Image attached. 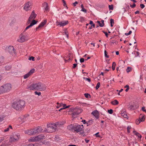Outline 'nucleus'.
Masks as SVG:
<instances>
[{
  "label": "nucleus",
  "mask_w": 146,
  "mask_h": 146,
  "mask_svg": "<svg viewBox=\"0 0 146 146\" xmlns=\"http://www.w3.org/2000/svg\"><path fill=\"white\" fill-rule=\"evenodd\" d=\"M27 89L30 90H40V91L44 90L46 89L45 86L40 82L32 84L28 86Z\"/></svg>",
  "instance_id": "1"
},
{
  "label": "nucleus",
  "mask_w": 146,
  "mask_h": 146,
  "mask_svg": "<svg viewBox=\"0 0 146 146\" xmlns=\"http://www.w3.org/2000/svg\"><path fill=\"white\" fill-rule=\"evenodd\" d=\"M25 102L24 101L19 100L17 102H14L12 104V107L16 110H20L25 106Z\"/></svg>",
  "instance_id": "2"
},
{
  "label": "nucleus",
  "mask_w": 146,
  "mask_h": 146,
  "mask_svg": "<svg viewBox=\"0 0 146 146\" xmlns=\"http://www.w3.org/2000/svg\"><path fill=\"white\" fill-rule=\"evenodd\" d=\"M12 88L11 84L7 83L2 85L0 87V94L9 92Z\"/></svg>",
  "instance_id": "3"
},
{
  "label": "nucleus",
  "mask_w": 146,
  "mask_h": 146,
  "mask_svg": "<svg viewBox=\"0 0 146 146\" xmlns=\"http://www.w3.org/2000/svg\"><path fill=\"white\" fill-rule=\"evenodd\" d=\"M45 138V137L43 134L38 135L35 137H31L29 139V141L31 142L38 141Z\"/></svg>",
  "instance_id": "4"
},
{
  "label": "nucleus",
  "mask_w": 146,
  "mask_h": 146,
  "mask_svg": "<svg viewBox=\"0 0 146 146\" xmlns=\"http://www.w3.org/2000/svg\"><path fill=\"white\" fill-rule=\"evenodd\" d=\"M69 111L72 112V117H75L76 115H79L82 112V110L78 108H72L70 109Z\"/></svg>",
  "instance_id": "5"
},
{
  "label": "nucleus",
  "mask_w": 146,
  "mask_h": 146,
  "mask_svg": "<svg viewBox=\"0 0 146 146\" xmlns=\"http://www.w3.org/2000/svg\"><path fill=\"white\" fill-rule=\"evenodd\" d=\"M47 126V131L48 132L52 133L54 132L57 129L54 123H48Z\"/></svg>",
  "instance_id": "6"
},
{
  "label": "nucleus",
  "mask_w": 146,
  "mask_h": 146,
  "mask_svg": "<svg viewBox=\"0 0 146 146\" xmlns=\"http://www.w3.org/2000/svg\"><path fill=\"white\" fill-rule=\"evenodd\" d=\"M20 137V135L17 133H13L12 135L9 139L10 142H15L18 141Z\"/></svg>",
  "instance_id": "7"
},
{
  "label": "nucleus",
  "mask_w": 146,
  "mask_h": 146,
  "mask_svg": "<svg viewBox=\"0 0 146 146\" xmlns=\"http://www.w3.org/2000/svg\"><path fill=\"white\" fill-rule=\"evenodd\" d=\"M19 38L17 40V41L21 42H24L28 39V38L26 36L23 35V34L22 33L20 35Z\"/></svg>",
  "instance_id": "8"
},
{
  "label": "nucleus",
  "mask_w": 146,
  "mask_h": 146,
  "mask_svg": "<svg viewBox=\"0 0 146 146\" xmlns=\"http://www.w3.org/2000/svg\"><path fill=\"white\" fill-rule=\"evenodd\" d=\"M68 22V21H57L56 22V23L57 26H59L60 27H63L67 24Z\"/></svg>",
  "instance_id": "9"
},
{
  "label": "nucleus",
  "mask_w": 146,
  "mask_h": 146,
  "mask_svg": "<svg viewBox=\"0 0 146 146\" xmlns=\"http://www.w3.org/2000/svg\"><path fill=\"white\" fill-rule=\"evenodd\" d=\"M83 125H74V131L78 132L81 131L83 129Z\"/></svg>",
  "instance_id": "10"
},
{
  "label": "nucleus",
  "mask_w": 146,
  "mask_h": 146,
  "mask_svg": "<svg viewBox=\"0 0 146 146\" xmlns=\"http://www.w3.org/2000/svg\"><path fill=\"white\" fill-rule=\"evenodd\" d=\"M36 16V14L35 13L34 11H33L32 12L31 15L28 19L27 22V24L30 23V22L32 21V20L35 19Z\"/></svg>",
  "instance_id": "11"
},
{
  "label": "nucleus",
  "mask_w": 146,
  "mask_h": 146,
  "mask_svg": "<svg viewBox=\"0 0 146 146\" xmlns=\"http://www.w3.org/2000/svg\"><path fill=\"white\" fill-rule=\"evenodd\" d=\"M31 3L30 2H28L25 4L23 9L26 11H28L30 10L31 8Z\"/></svg>",
  "instance_id": "12"
},
{
  "label": "nucleus",
  "mask_w": 146,
  "mask_h": 146,
  "mask_svg": "<svg viewBox=\"0 0 146 146\" xmlns=\"http://www.w3.org/2000/svg\"><path fill=\"white\" fill-rule=\"evenodd\" d=\"M6 50L11 54H13V53L15 54H16L14 48L12 46H10L8 48H6Z\"/></svg>",
  "instance_id": "13"
},
{
  "label": "nucleus",
  "mask_w": 146,
  "mask_h": 146,
  "mask_svg": "<svg viewBox=\"0 0 146 146\" xmlns=\"http://www.w3.org/2000/svg\"><path fill=\"white\" fill-rule=\"evenodd\" d=\"M43 129L41 127L38 126L37 127L34 129V131L35 134H38V133L41 132L42 131Z\"/></svg>",
  "instance_id": "14"
},
{
  "label": "nucleus",
  "mask_w": 146,
  "mask_h": 146,
  "mask_svg": "<svg viewBox=\"0 0 146 146\" xmlns=\"http://www.w3.org/2000/svg\"><path fill=\"white\" fill-rule=\"evenodd\" d=\"M34 69H32L30 70V71L27 74H25L24 76V78L26 79L28 78L29 76L31 75L34 72Z\"/></svg>",
  "instance_id": "15"
},
{
  "label": "nucleus",
  "mask_w": 146,
  "mask_h": 146,
  "mask_svg": "<svg viewBox=\"0 0 146 146\" xmlns=\"http://www.w3.org/2000/svg\"><path fill=\"white\" fill-rule=\"evenodd\" d=\"M46 22H47L46 20H45L43 22H42L40 23V24L39 25V26L36 28V30H37L38 29L43 27L46 23Z\"/></svg>",
  "instance_id": "16"
},
{
  "label": "nucleus",
  "mask_w": 146,
  "mask_h": 146,
  "mask_svg": "<svg viewBox=\"0 0 146 146\" xmlns=\"http://www.w3.org/2000/svg\"><path fill=\"white\" fill-rule=\"evenodd\" d=\"M92 114L97 119L99 118V113L97 110H95L93 111Z\"/></svg>",
  "instance_id": "17"
},
{
  "label": "nucleus",
  "mask_w": 146,
  "mask_h": 146,
  "mask_svg": "<svg viewBox=\"0 0 146 146\" xmlns=\"http://www.w3.org/2000/svg\"><path fill=\"white\" fill-rule=\"evenodd\" d=\"M54 123V124L57 129L58 127H59L60 125H63L64 124L63 122H57Z\"/></svg>",
  "instance_id": "18"
},
{
  "label": "nucleus",
  "mask_w": 146,
  "mask_h": 146,
  "mask_svg": "<svg viewBox=\"0 0 146 146\" xmlns=\"http://www.w3.org/2000/svg\"><path fill=\"white\" fill-rule=\"evenodd\" d=\"M139 120H138V121H139V123L138 124H139L141 122L143 121H144L145 119V117L144 115H140L139 116Z\"/></svg>",
  "instance_id": "19"
},
{
  "label": "nucleus",
  "mask_w": 146,
  "mask_h": 146,
  "mask_svg": "<svg viewBox=\"0 0 146 146\" xmlns=\"http://www.w3.org/2000/svg\"><path fill=\"white\" fill-rule=\"evenodd\" d=\"M44 7H45V10L46 11L48 10L49 8L48 4L46 2H44L42 4Z\"/></svg>",
  "instance_id": "20"
},
{
  "label": "nucleus",
  "mask_w": 146,
  "mask_h": 146,
  "mask_svg": "<svg viewBox=\"0 0 146 146\" xmlns=\"http://www.w3.org/2000/svg\"><path fill=\"white\" fill-rule=\"evenodd\" d=\"M29 116L28 114H27L25 115L22 116L20 117L19 119H21V120H22L23 121H24L25 120V119L26 117Z\"/></svg>",
  "instance_id": "21"
},
{
  "label": "nucleus",
  "mask_w": 146,
  "mask_h": 146,
  "mask_svg": "<svg viewBox=\"0 0 146 146\" xmlns=\"http://www.w3.org/2000/svg\"><path fill=\"white\" fill-rule=\"evenodd\" d=\"M121 115L123 117L125 118H127V115L125 112L124 111L122 110L121 112Z\"/></svg>",
  "instance_id": "22"
},
{
  "label": "nucleus",
  "mask_w": 146,
  "mask_h": 146,
  "mask_svg": "<svg viewBox=\"0 0 146 146\" xmlns=\"http://www.w3.org/2000/svg\"><path fill=\"white\" fill-rule=\"evenodd\" d=\"M74 125L72 124H70L68 126L67 128L69 130H74Z\"/></svg>",
  "instance_id": "23"
},
{
  "label": "nucleus",
  "mask_w": 146,
  "mask_h": 146,
  "mask_svg": "<svg viewBox=\"0 0 146 146\" xmlns=\"http://www.w3.org/2000/svg\"><path fill=\"white\" fill-rule=\"evenodd\" d=\"M128 106V108L129 110H134L136 108V107L132 105H129Z\"/></svg>",
  "instance_id": "24"
},
{
  "label": "nucleus",
  "mask_w": 146,
  "mask_h": 146,
  "mask_svg": "<svg viewBox=\"0 0 146 146\" xmlns=\"http://www.w3.org/2000/svg\"><path fill=\"white\" fill-rule=\"evenodd\" d=\"M35 135L34 129H31L29 130V135Z\"/></svg>",
  "instance_id": "25"
},
{
  "label": "nucleus",
  "mask_w": 146,
  "mask_h": 146,
  "mask_svg": "<svg viewBox=\"0 0 146 146\" xmlns=\"http://www.w3.org/2000/svg\"><path fill=\"white\" fill-rule=\"evenodd\" d=\"M111 103L113 105H117L118 104L119 102L117 100H115L113 101H111Z\"/></svg>",
  "instance_id": "26"
},
{
  "label": "nucleus",
  "mask_w": 146,
  "mask_h": 146,
  "mask_svg": "<svg viewBox=\"0 0 146 146\" xmlns=\"http://www.w3.org/2000/svg\"><path fill=\"white\" fill-rule=\"evenodd\" d=\"M133 133H135L136 135L138 137L140 138H141V135L139 133L136 132L135 131H133Z\"/></svg>",
  "instance_id": "27"
},
{
  "label": "nucleus",
  "mask_w": 146,
  "mask_h": 146,
  "mask_svg": "<svg viewBox=\"0 0 146 146\" xmlns=\"http://www.w3.org/2000/svg\"><path fill=\"white\" fill-rule=\"evenodd\" d=\"M37 22V21L33 19V20L32 21V22L30 24L31 25V26H32L36 24Z\"/></svg>",
  "instance_id": "28"
},
{
  "label": "nucleus",
  "mask_w": 146,
  "mask_h": 146,
  "mask_svg": "<svg viewBox=\"0 0 146 146\" xmlns=\"http://www.w3.org/2000/svg\"><path fill=\"white\" fill-rule=\"evenodd\" d=\"M116 65V64L115 62H114L113 63L112 65V70H114L115 69V66Z\"/></svg>",
  "instance_id": "29"
},
{
  "label": "nucleus",
  "mask_w": 146,
  "mask_h": 146,
  "mask_svg": "<svg viewBox=\"0 0 146 146\" xmlns=\"http://www.w3.org/2000/svg\"><path fill=\"white\" fill-rule=\"evenodd\" d=\"M32 26H31V24H30V25H29V26H28L23 31V33L25 32V31L27 30V29H29V28H30V27H32Z\"/></svg>",
  "instance_id": "30"
},
{
  "label": "nucleus",
  "mask_w": 146,
  "mask_h": 146,
  "mask_svg": "<svg viewBox=\"0 0 146 146\" xmlns=\"http://www.w3.org/2000/svg\"><path fill=\"white\" fill-rule=\"evenodd\" d=\"M111 26V27L113 26V24L114 23V20L112 19H110Z\"/></svg>",
  "instance_id": "31"
},
{
  "label": "nucleus",
  "mask_w": 146,
  "mask_h": 146,
  "mask_svg": "<svg viewBox=\"0 0 146 146\" xmlns=\"http://www.w3.org/2000/svg\"><path fill=\"white\" fill-rule=\"evenodd\" d=\"M64 33L66 34V37L67 38H68V32L67 31V29H65L64 30Z\"/></svg>",
  "instance_id": "32"
},
{
  "label": "nucleus",
  "mask_w": 146,
  "mask_h": 146,
  "mask_svg": "<svg viewBox=\"0 0 146 146\" xmlns=\"http://www.w3.org/2000/svg\"><path fill=\"white\" fill-rule=\"evenodd\" d=\"M109 8L110 10H112L113 9V5H109Z\"/></svg>",
  "instance_id": "33"
},
{
  "label": "nucleus",
  "mask_w": 146,
  "mask_h": 146,
  "mask_svg": "<svg viewBox=\"0 0 146 146\" xmlns=\"http://www.w3.org/2000/svg\"><path fill=\"white\" fill-rule=\"evenodd\" d=\"M57 104L58 105V106H56V107L57 108H59L61 106H62V103H59L58 102L57 103Z\"/></svg>",
  "instance_id": "34"
},
{
  "label": "nucleus",
  "mask_w": 146,
  "mask_h": 146,
  "mask_svg": "<svg viewBox=\"0 0 146 146\" xmlns=\"http://www.w3.org/2000/svg\"><path fill=\"white\" fill-rule=\"evenodd\" d=\"M131 70V68L130 67H128L127 69H126V71L127 72H130Z\"/></svg>",
  "instance_id": "35"
},
{
  "label": "nucleus",
  "mask_w": 146,
  "mask_h": 146,
  "mask_svg": "<svg viewBox=\"0 0 146 146\" xmlns=\"http://www.w3.org/2000/svg\"><path fill=\"white\" fill-rule=\"evenodd\" d=\"M80 21L82 22H83L85 21L84 18L83 17H80Z\"/></svg>",
  "instance_id": "36"
},
{
  "label": "nucleus",
  "mask_w": 146,
  "mask_h": 146,
  "mask_svg": "<svg viewBox=\"0 0 146 146\" xmlns=\"http://www.w3.org/2000/svg\"><path fill=\"white\" fill-rule=\"evenodd\" d=\"M104 54L105 56L107 58H108L109 57V56L107 55V53L106 50H104Z\"/></svg>",
  "instance_id": "37"
},
{
  "label": "nucleus",
  "mask_w": 146,
  "mask_h": 146,
  "mask_svg": "<svg viewBox=\"0 0 146 146\" xmlns=\"http://www.w3.org/2000/svg\"><path fill=\"white\" fill-rule=\"evenodd\" d=\"M100 82H98V83L96 86V90H97L99 88V87H100Z\"/></svg>",
  "instance_id": "38"
},
{
  "label": "nucleus",
  "mask_w": 146,
  "mask_h": 146,
  "mask_svg": "<svg viewBox=\"0 0 146 146\" xmlns=\"http://www.w3.org/2000/svg\"><path fill=\"white\" fill-rule=\"evenodd\" d=\"M35 95H37L38 96H40L41 94V93L40 92H37V91H35Z\"/></svg>",
  "instance_id": "39"
},
{
  "label": "nucleus",
  "mask_w": 146,
  "mask_h": 146,
  "mask_svg": "<svg viewBox=\"0 0 146 146\" xmlns=\"http://www.w3.org/2000/svg\"><path fill=\"white\" fill-rule=\"evenodd\" d=\"M84 95L85 97L87 98H88L90 96V95L88 93L85 94Z\"/></svg>",
  "instance_id": "40"
},
{
  "label": "nucleus",
  "mask_w": 146,
  "mask_h": 146,
  "mask_svg": "<svg viewBox=\"0 0 146 146\" xmlns=\"http://www.w3.org/2000/svg\"><path fill=\"white\" fill-rule=\"evenodd\" d=\"M108 113H109L110 114H112L113 113V110L112 109H110L109 110H108Z\"/></svg>",
  "instance_id": "41"
},
{
  "label": "nucleus",
  "mask_w": 146,
  "mask_h": 146,
  "mask_svg": "<svg viewBox=\"0 0 146 146\" xmlns=\"http://www.w3.org/2000/svg\"><path fill=\"white\" fill-rule=\"evenodd\" d=\"M63 3H64V4H63V5L64 6V7H66L67 8H68V7L66 5V2L65 1H64V0H62Z\"/></svg>",
  "instance_id": "42"
},
{
  "label": "nucleus",
  "mask_w": 146,
  "mask_h": 146,
  "mask_svg": "<svg viewBox=\"0 0 146 146\" xmlns=\"http://www.w3.org/2000/svg\"><path fill=\"white\" fill-rule=\"evenodd\" d=\"M97 22L98 23V24L99 25L100 27H103V24H102L101 23L100 21H97Z\"/></svg>",
  "instance_id": "43"
},
{
  "label": "nucleus",
  "mask_w": 146,
  "mask_h": 146,
  "mask_svg": "<svg viewBox=\"0 0 146 146\" xmlns=\"http://www.w3.org/2000/svg\"><path fill=\"white\" fill-rule=\"evenodd\" d=\"M81 11H82L85 13H86L87 12L86 10L84 8H82Z\"/></svg>",
  "instance_id": "44"
},
{
  "label": "nucleus",
  "mask_w": 146,
  "mask_h": 146,
  "mask_svg": "<svg viewBox=\"0 0 146 146\" xmlns=\"http://www.w3.org/2000/svg\"><path fill=\"white\" fill-rule=\"evenodd\" d=\"M29 59L30 60H32L33 61H34L35 59H34V57L33 56H31V57H30Z\"/></svg>",
  "instance_id": "45"
},
{
  "label": "nucleus",
  "mask_w": 146,
  "mask_h": 146,
  "mask_svg": "<svg viewBox=\"0 0 146 146\" xmlns=\"http://www.w3.org/2000/svg\"><path fill=\"white\" fill-rule=\"evenodd\" d=\"M131 128V127L130 126H128L127 127V131L128 133L130 132L129 130Z\"/></svg>",
  "instance_id": "46"
},
{
  "label": "nucleus",
  "mask_w": 146,
  "mask_h": 146,
  "mask_svg": "<svg viewBox=\"0 0 146 146\" xmlns=\"http://www.w3.org/2000/svg\"><path fill=\"white\" fill-rule=\"evenodd\" d=\"M4 117L3 116H1L0 117V122L2 121L4 119Z\"/></svg>",
  "instance_id": "47"
},
{
  "label": "nucleus",
  "mask_w": 146,
  "mask_h": 146,
  "mask_svg": "<svg viewBox=\"0 0 146 146\" xmlns=\"http://www.w3.org/2000/svg\"><path fill=\"white\" fill-rule=\"evenodd\" d=\"M145 107H143L141 108V110L143 111H144V112H146V110H145Z\"/></svg>",
  "instance_id": "48"
},
{
  "label": "nucleus",
  "mask_w": 146,
  "mask_h": 146,
  "mask_svg": "<svg viewBox=\"0 0 146 146\" xmlns=\"http://www.w3.org/2000/svg\"><path fill=\"white\" fill-rule=\"evenodd\" d=\"M80 62L81 63L83 62H84V58H81L80 59Z\"/></svg>",
  "instance_id": "49"
},
{
  "label": "nucleus",
  "mask_w": 146,
  "mask_h": 146,
  "mask_svg": "<svg viewBox=\"0 0 146 146\" xmlns=\"http://www.w3.org/2000/svg\"><path fill=\"white\" fill-rule=\"evenodd\" d=\"M10 68V67L8 66H6L5 67V68L7 70H9Z\"/></svg>",
  "instance_id": "50"
},
{
  "label": "nucleus",
  "mask_w": 146,
  "mask_h": 146,
  "mask_svg": "<svg viewBox=\"0 0 146 146\" xmlns=\"http://www.w3.org/2000/svg\"><path fill=\"white\" fill-rule=\"evenodd\" d=\"M130 6L131 8H133L135 7L136 5L135 3H134L133 5H130Z\"/></svg>",
  "instance_id": "51"
},
{
  "label": "nucleus",
  "mask_w": 146,
  "mask_h": 146,
  "mask_svg": "<svg viewBox=\"0 0 146 146\" xmlns=\"http://www.w3.org/2000/svg\"><path fill=\"white\" fill-rule=\"evenodd\" d=\"M102 32H103L105 34V35H106V37H108V33L107 32H105L104 31H103Z\"/></svg>",
  "instance_id": "52"
},
{
  "label": "nucleus",
  "mask_w": 146,
  "mask_h": 146,
  "mask_svg": "<svg viewBox=\"0 0 146 146\" xmlns=\"http://www.w3.org/2000/svg\"><path fill=\"white\" fill-rule=\"evenodd\" d=\"M140 6L141 8L143 9L145 7V5L143 4H141L140 5Z\"/></svg>",
  "instance_id": "53"
},
{
  "label": "nucleus",
  "mask_w": 146,
  "mask_h": 146,
  "mask_svg": "<svg viewBox=\"0 0 146 146\" xmlns=\"http://www.w3.org/2000/svg\"><path fill=\"white\" fill-rule=\"evenodd\" d=\"M33 144H30L29 145H24L23 146H33Z\"/></svg>",
  "instance_id": "54"
},
{
  "label": "nucleus",
  "mask_w": 146,
  "mask_h": 146,
  "mask_svg": "<svg viewBox=\"0 0 146 146\" xmlns=\"http://www.w3.org/2000/svg\"><path fill=\"white\" fill-rule=\"evenodd\" d=\"M78 3L77 1H76L74 3H73V5L74 7H75L76 6V5L78 4Z\"/></svg>",
  "instance_id": "55"
},
{
  "label": "nucleus",
  "mask_w": 146,
  "mask_h": 146,
  "mask_svg": "<svg viewBox=\"0 0 146 146\" xmlns=\"http://www.w3.org/2000/svg\"><path fill=\"white\" fill-rule=\"evenodd\" d=\"M92 122V120H90L88 121V123H87V124H88L89 125H90L91 123Z\"/></svg>",
  "instance_id": "56"
},
{
  "label": "nucleus",
  "mask_w": 146,
  "mask_h": 146,
  "mask_svg": "<svg viewBox=\"0 0 146 146\" xmlns=\"http://www.w3.org/2000/svg\"><path fill=\"white\" fill-rule=\"evenodd\" d=\"M9 128L8 127L6 129H5L4 130V132H6L8 131L9 130Z\"/></svg>",
  "instance_id": "57"
},
{
  "label": "nucleus",
  "mask_w": 146,
  "mask_h": 146,
  "mask_svg": "<svg viewBox=\"0 0 146 146\" xmlns=\"http://www.w3.org/2000/svg\"><path fill=\"white\" fill-rule=\"evenodd\" d=\"M7 145H8L5 142L4 143L0 145V146H6Z\"/></svg>",
  "instance_id": "58"
},
{
  "label": "nucleus",
  "mask_w": 146,
  "mask_h": 146,
  "mask_svg": "<svg viewBox=\"0 0 146 146\" xmlns=\"http://www.w3.org/2000/svg\"><path fill=\"white\" fill-rule=\"evenodd\" d=\"M99 133L98 132L95 134V135L97 137H100V135H99Z\"/></svg>",
  "instance_id": "59"
},
{
  "label": "nucleus",
  "mask_w": 146,
  "mask_h": 146,
  "mask_svg": "<svg viewBox=\"0 0 146 146\" xmlns=\"http://www.w3.org/2000/svg\"><path fill=\"white\" fill-rule=\"evenodd\" d=\"M127 10H128L129 9V5H126V8H125Z\"/></svg>",
  "instance_id": "60"
},
{
  "label": "nucleus",
  "mask_w": 146,
  "mask_h": 146,
  "mask_svg": "<svg viewBox=\"0 0 146 146\" xmlns=\"http://www.w3.org/2000/svg\"><path fill=\"white\" fill-rule=\"evenodd\" d=\"M62 105L63 106V108H63L64 109L66 108V105L65 104H62Z\"/></svg>",
  "instance_id": "61"
},
{
  "label": "nucleus",
  "mask_w": 146,
  "mask_h": 146,
  "mask_svg": "<svg viewBox=\"0 0 146 146\" xmlns=\"http://www.w3.org/2000/svg\"><path fill=\"white\" fill-rule=\"evenodd\" d=\"M25 133L26 134H27L29 135V130H27L25 131Z\"/></svg>",
  "instance_id": "62"
},
{
  "label": "nucleus",
  "mask_w": 146,
  "mask_h": 146,
  "mask_svg": "<svg viewBox=\"0 0 146 146\" xmlns=\"http://www.w3.org/2000/svg\"><path fill=\"white\" fill-rule=\"evenodd\" d=\"M77 65V64H73V66L72 67L73 68H75V67H76V66Z\"/></svg>",
  "instance_id": "63"
},
{
  "label": "nucleus",
  "mask_w": 146,
  "mask_h": 146,
  "mask_svg": "<svg viewBox=\"0 0 146 146\" xmlns=\"http://www.w3.org/2000/svg\"><path fill=\"white\" fill-rule=\"evenodd\" d=\"M33 146H40V145L37 143L33 144Z\"/></svg>",
  "instance_id": "64"
}]
</instances>
